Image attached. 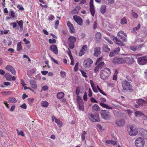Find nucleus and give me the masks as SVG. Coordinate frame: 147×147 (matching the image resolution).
Here are the masks:
<instances>
[{"label":"nucleus","instance_id":"37","mask_svg":"<svg viewBox=\"0 0 147 147\" xmlns=\"http://www.w3.org/2000/svg\"><path fill=\"white\" fill-rule=\"evenodd\" d=\"M120 23L122 24H126L127 23V21L125 17H123L121 20Z\"/></svg>","mask_w":147,"mask_h":147},{"label":"nucleus","instance_id":"29","mask_svg":"<svg viewBox=\"0 0 147 147\" xmlns=\"http://www.w3.org/2000/svg\"><path fill=\"white\" fill-rule=\"evenodd\" d=\"M103 51L105 52H108L110 51V49L108 47L107 45H105L103 47Z\"/></svg>","mask_w":147,"mask_h":147},{"label":"nucleus","instance_id":"59","mask_svg":"<svg viewBox=\"0 0 147 147\" xmlns=\"http://www.w3.org/2000/svg\"><path fill=\"white\" fill-rule=\"evenodd\" d=\"M90 7H94L93 5V0H90Z\"/></svg>","mask_w":147,"mask_h":147},{"label":"nucleus","instance_id":"2","mask_svg":"<svg viewBox=\"0 0 147 147\" xmlns=\"http://www.w3.org/2000/svg\"><path fill=\"white\" fill-rule=\"evenodd\" d=\"M111 74L110 69L108 68H106L100 71V76L101 79L105 80L108 79Z\"/></svg>","mask_w":147,"mask_h":147},{"label":"nucleus","instance_id":"61","mask_svg":"<svg viewBox=\"0 0 147 147\" xmlns=\"http://www.w3.org/2000/svg\"><path fill=\"white\" fill-rule=\"evenodd\" d=\"M97 27V23L96 21H95L94 22V24L93 25V28L94 30L96 29Z\"/></svg>","mask_w":147,"mask_h":147},{"label":"nucleus","instance_id":"16","mask_svg":"<svg viewBox=\"0 0 147 147\" xmlns=\"http://www.w3.org/2000/svg\"><path fill=\"white\" fill-rule=\"evenodd\" d=\"M6 69L10 71L12 74L13 75H16V71L14 68L11 65H8L5 67Z\"/></svg>","mask_w":147,"mask_h":147},{"label":"nucleus","instance_id":"13","mask_svg":"<svg viewBox=\"0 0 147 147\" xmlns=\"http://www.w3.org/2000/svg\"><path fill=\"white\" fill-rule=\"evenodd\" d=\"M90 82L92 90L94 92L96 93H97L98 92V89L99 91L101 89L98 85L96 86L97 88H96V86L94 85V82L92 80H90Z\"/></svg>","mask_w":147,"mask_h":147},{"label":"nucleus","instance_id":"24","mask_svg":"<svg viewBox=\"0 0 147 147\" xmlns=\"http://www.w3.org/2000/svg\"><path fill=\"white\" fill-rule=\"evenodd\" d=\"M30 84L31 87L34 90H36L37 88V85L36 82L33 80H32L30 81Z\"/></svg>","mask_w":147,"mask_h":147},{"label":"nucleus","instance_id":"27","mask_svg":"<svg viewBox=\"0 0 147 147\" xmlns=\"http://www.w3.org/2000/svg\"><path fill=\"white\" fill-rule=\"evenodd\" d=\"M107 6L105 5H102L100 9V11L101 13H104L106 11Z\"/></svg>","mask_w":147,"mask_h":147},{"label":"nucleus","instance_id":"17","mask_svg":"<svg viewBox=\"0 0 147 147\" xmlns=\"http://www.w3.org/2000/svg\"><path fill=\"white\" fill-rule=\"evenodd\" d=\"M115 124L118 126H121L124 125L125 123V120L123 119L119 120H117L115 121Z\"/></svg>","mask_w":147,"mask_h":147},{"label":"nucleus","instance_id":"34","mask_svg":"<svg viewBox=\"0 0 147 147\" xmlns=\"http://www.w3.org/2000/svg\"><path fill=\"white\" fill-rule=\"evenodd\" d=\"M90 10L92 15L94 16L95 14V11L94 7H90Z\"/></svg>","mask_w":147,"mask_h":147},{"label":"nucleus","instance_id":"45","mask_svg":"<svg viewBox=\"0 0 147 147\" xmlns=\"http://www.w3.org/2000/svg\"><path fill=\"white\" fill-rule=\"evenodd\" d=\"M61 76V78H64L66 76V73L64 71H61L60 72Z\"/></svg>","mask_w":147,"mask_h":147},{"label":"nucleus","instance_id":"10","mask_svg":"<svg viewBox=\"0 0 147 147\" xmlns=\"http://www.w3.org/2000/svg\"><path fill=\"white\" fill-rule=\"evenodd\" d=\"M93 63V61L91 59L88 58L84 61L83 66L85 68H89L91 67Z\"/></svg>","mask_w":147,"mask_h":147},{"label":"nucleus","instance_id":"38","mask_svg":"<svg viewBox=\"0 0 147 147\" xmlns=\"http://www.w3.org/2000/svg\"><path fill=\"white\" fill-rule=\"evenodd\" d=\"M48 105V103L46 101H43L41 103V105L45 107H47Z\"/></svg>","mask_w":147,"mask_h":147},{"label":"nucleus","instance_id":"46","mask_svg":"<svg viewBox=\"0 0 147 147\" xmlns=\"http://www.w3.org/2000/svg\"><path fill=\"white\" fill-rule=\"evenodd\" d=\"M131 15L133 18H137L138 17V14L135 12H133L132 13Z\"/></svg>","mask_w":147,"mask_h":147},{"label":"nucleus","instance_id":"23","mask_svg":"<svg viewBox=\"0 0 147 147\" xmlns=\"http://www.w3.org/2000/svg\"><path fill=\"white\" fill-rule=\"evenodd\" d=\"M77 102L79 107V109L82 111H84V102L82 100H77Z\"/></svg>","mask_w":147,"mask_h":147},{"label":"nucleus","instance_id":"63","mask_svg":"<svg viewBox=\"0 0 147 147\" xmlns=\"http://www.w3.org/2000/svg\"><path fill=\"white\" fill-rule=\"evenodd\" d=\"M42 89L44 91H46L48 90V87L47 86H44L42 87Z\"/></svg>","mask_w":147,"mask_h":147},{"label":"nucleus","instance_id":"31","mask_svg":"<svg viewBox=\"0 0 147 147\" xmlns=\"http://www.w3.org/2000/svg\"><path fill=\"white\" fill-rule=\"evenodd\" d=\"M5 76L7 80L9 81L11 80L12 76L10 75L9 73H6Z\"/></svg>","mask_w":147,"mask_h":147},{"label":"nucleus","instance_id":"7","mask_svg":"<svg viewBox=\"0 0 147 147\" xmlns=\"http://www.w3.org/2000/svg\"><path fill=\"white\" fill-rule=\"evenodd\" d=\"M89 119L92 121L97 122L99 121V115L98 114H93L89 113L88 115Z\"/></svg>","mask_w":147,"mask_h":147},{"label":"nucleus","instance_id":"28","mask_svg":"<svg viewBox=\"0 0 147 147\" xmlns=\"http://www.w3.org/2000/svg\"><path fill=\"white\" fill-rule=\"evenodd\" d=\"M64 94L63 92H59L57 94V98L59 99H61L64 96Z\"/></svg>","mask_w":147,"mask_h":147},{"label":"nucleus","instance_id":"25","mask_svg":"<svg viewBox=\"0 0 147 147\" xmlns=\"http://www.w3.org/2000/svg\"><path fill=\"white\" fill-rule=\"evenodd\" d=\"M92 111L94 112H98L100 110L99 106L97 104H95L92 107Z\"/></svg>","mask_w":147,"mask_h":147},{"label":"nucleus","instance_id":"22","mask_svg":"<svg viewBox=\"0 0 147 147\" xmlns=\"http://www.w3.org/2000/svg\"><path fill=\"white\" fill-rule=\"evenodd\" d=\"M87 46L86 45H84L80 51V52L79 53V55L80 56H81L83 55L85 53V51L87 50Z\"/></svg>","mask_w":147,"mask_h":147},{"label":"nucleus","instance_id":"40","mask_svg":"<svg viewBox=\"0 0 147 147\" xmlns=\"http://www.w3.org/2000/svg\"><path fill=\"white\" fill-rule=\"evenodd\" d=\"M105 65V63L104 62L101 61L99 62L97 65L98 67L100 69L104 65Z\"/></svg>","mask_w":147,"mask_h":147},{"label":"nucleus","instance_id":"26","mask_svg":"<svg viewBox=\"0 0 147 147\" xmlns=\"http://www.w3.org/2000/svg\"><path fill=\"white\" fill-rule=\"evenodd\" d=\"M101 37V34L99 32H97L95 34V37L96 40L98 42L100 41Z\"/></svg>","mask_w":147,"mask_h":147},{"label":"nucleus","instance_id":"30","mask_svg":"<svg viewBox=\"0 0 147 147\" xmlns=\"http://www.w3.org/2000/svg\"><path fill=\"white\" fill-rule=\"evenodd\" d=\"M55 121L57 125L60 127H62V123L59 119H55Z\"/></svg>","mask_w":147,"mask_h":147},{"label":"nucleus","instance_id":"54","mask_svg":"<svg viewBox=\"0 0 147 147\" xmlns=\"http://www.w3.org/2000/svg\"><path fill=\"white\" fill-rule=\"evenodd\" d=\"M83 99L85 101H87L88 99L87 93L86 92L84 93L83 96Z\"/></svg>","mask_w":147,"mask_h":147},{"label":"nucleus","instance_id":"11","mask_svg":"<svg viewBox=\"0 0 147 147\" xmlns=\"http://www.w3.org/2000/svg\"><path fill=\"white\" fill-rule=\"evenodd\" d=\"M137 59L138 63L140 65H143L147 63V57H140Z\"/></svg>","mask_w":147,"mask_h":147},{"label":"nucleus","instance_id":"18","mask_svg":"<svg viewBox=\"0 0 147 147\" xmlns=\"http://www.w3.org/2000/svg\"><path fill=\"white\" fill-rule=\"evenodd\" d=\"M67 25L69 28V32L71 33H74L75 32L74 27L73 25L69 22H67Z\"/></svg>","mask_w":147,"mask_h":147},{"label":"nucleus","instance_id":"9","mask_svg":"<svg viewBox=\"0 0 147 147\" xmlns=\"http://www.w3.org/2000/svg\"><path fill=\"white\" fill-rule=\"evenodd\" d=\"M100 101L102 102H100V104L102 107L106 108L107 109H113L114 107L104 103L102 102H106V99L104 98H102L100 99Z\"/></svg>","mask_w":147,"mask_h":147},{"label":"nucleus","instance_id":"36","mask_svg":"<svg viewBox=\"0 0 147 147\" xmlns=\"http://www.w3.org/2000/svg\"><path fill=\"white\" fill-rule=\"evenodd\" d=\"M87 134V133L85 131H84L81 134V138L82 141H84L85 139V135Z\"/></svg>","mask_w":147,"mask_h":147},{"label":"nucleus","instance_id":"60","mask_svg":"<svg viewBox=\"0 0 147 147\" xmlns=\"http://www.w3.org/2000/svg\"><path fill=\"white\" fill-rule=\"evenodd\" d=\"M126 78L128 81H131V80L132 78L131 76L129 75H127L126 76Z\"/></svg>","mask_w":147,"mask_h":147},{"label":"nucleus","instance_id":"43","mask_svg":"<svg viewBox=\"0 0 147 147\" xmlns=\"http://www.w3.org/2000/svg\"><path fill=\"white\" fill-rule=\"evenodd\" d=\"M81 89L80 87H78L77 88L76 90V94L77 96L79 95V93L80 92Z\"/></svg>","mask_w":147,"mask_h":147},{"label":"nucleus","instance_id":"50","mask_svg":"<svg viewBox=\"0 0 147 147\" xmlns=\"http://www.w3.org/2000/svg\"><path fill=\"white\" fill-rule=\"evenodd\" d=\"M130 49L131 50L134 51H136L137 50V47L135 46H132L130 47Z\"/></svg>","mask_w":147,"mask_h":147},{"label":"nucleus","instance_id":"56","mask_svg":"<svg viewBox=\"0 0 147 147\" xmlns=\"http://www.w3.org/2000/svg\"><path fill=\"white\" fill-rule=\"evenodd\" d=\"M143 137L144 138L147 139V131L145 130L144 131V134H143Z\"/></svg>","mask_w":147,"mask_h":147},{"label":"nucleus","instance_id":"44","mask_svg":"<svg viewBox=\"0 0 147 147\" xmlns=\"http://www.w3.org/2000/svg\"><path fill=\"white\" fill-rule=\"evenodd\" d=\"M81 8L80 6H77L76 7V8L74 9V11H75L76 10H77V11H76V12H75V13L76 14H77L79 13V10Z\"/></svg>","mask_w":147,"mask_h":147},{"label":"nucleus","instance_id":"39","mask_svg":"<svg viewBox=\"0 0 147 147\" xmlns=\"http://www.w3.org/2000/svg\"><path fill=\"white\" fill-rule=\"evenodd\" d=\"M9 101L12 103H14L16 102L17 100L16 99L12 97H9Z\"/></svg>","mask_w":147,"mask_h":147},{"label":"nucleus","instance_id":"58","mask_svg":"<svg viewBox=\"0 0 147 147\" xmlns=\"http://www.w3.org/2000/svg\"><path fill=\"white\" fill-rule=\"evenodd\" d=\"M20 107L24 109H26L27 108V106L26 104L24 103H23L22 105H20Z\"/></svg>","mask_w":147,"mask_h":147},{"label":"nucleus","instance_id":"20","mask_svg":"<svg viewBox=\"0 0 147 147\" xmlns=\"http://www.w3.org/2000/svg\"><path fill=\"white\" fill-rule=\"evenodd\" d=\"M49 49L55 54H57L58 53V49L56 45H51L49 47Z\"/></svg>","mask_w":147,"mask_h":147},{"label":"nucleus","instance_id":"1","mask_svg":"<svg viewBox=\"0 0 147 147\" xmlns=\"http://www.w3.org/2000/svg\"><path fill=\"white\" fill-rule=\"evenodd\" d=\"M117 36L118 38L117 37H114L113 38V40L115 43L118 45L121 46H124L125 44L123 42H126L127 39L123 36L127 37L126 33L122 31H120L118 32Z\"/></svg>","mask_w":147,"mask_h":147},{"label":"nucleus","instance_id":"41","mask_svg":"<svg viewBox=\"0 0 147 147\" xmlns=\"http://www.w3.org/2000/svg\"><path fill=\"white\" fill-rule=\"evenodd\" d=\"M120 50V49L119 47H117L115 48L114 50L113 51L114 52L115 54V55H117L119 53Z\"/></svg>","mask_w":147,"mask_h":147},{"label":"nucleus","instance_id":"8","mask_svg":"<svg viewBox=\"0 0 147 147\" xmlns=\"http://www.w3.org/2000/svg\"><path fill=\"white\" fill-rule=\"evenodd\" d=\"M100 114L102 118L104 119H109L111 117L109 112L107 110H102L100 112Z\"/></svg>","mask_w":147,"mask_h":147},{"label":"nucleus","instance_id":"5","mask_svg":"<svg viewBox=\"0 0 147 147\" xmlns=\"http://www.w3.org/2000/svg\"><path fill=\"white\" fill-rule=\"evenodd\" d=\"M135 144L137 147H144L145 144V141L143 138L138 137L136 140Z\"/></svg>","mask_w":147,"mask_h":147},{"label":"nucleus","instance_id":"21","mask_svg":"<svg viewBox=\"0 0 147 147\" xmlns=\"http://www.w3.org/2000/svg\"><path fill=\"white\" fill-rule=\"evenodd\" d=\"M93 55L94 56L98 57L101 53L100 48V47H96L94 48Z\"/></svg>","mask_w":147,"mask_h":147},{"label":"nucleus","instance_id":"48","mask_svg":"<svg viewBox=\"0 0 147 147\" xmlns=\"http://www.w3.org/2000/svg\"><path fill=\"white\" fill-rule=\"evenodd\" d=\"M80 71L82 76L85 78L87 77L86 73L83 70H80Z\"/></svg>","mask_w":147,"mask_h":147},{"label":"nucleus","instance_id":"51","mask_svg":"<svg viewBox=\"0 0 147 147\" xmlns=\"http://www.w3.org/2000/svg\"><path fill=\"white\" fill-rule=\"evenodd\" d=\"M102 57L101 56L98 58L96 60L95 64H96L98 63H99L100 61H102Z\"/></svg>","mask_w":147,"mask_h":147},{"label":"nucleus","instance_id":"52","mask_svg":"<svg viewBox=\"0 0 147 147\" xmlns=\"http://www.w3.org/2000/svg\"><path fill=\"white\" fill-rule=\"evenodd\" d=\"M10 16L11 17L13 18L15 17V13L14 11H10Z\"/></svg>","mask_w":147,"mask_h":147},{"label":"nucleus","instance_id":"55","mask_svg":"<svg viewBox=\"0 0 147 147\" xmlns=\"http://www.w3.org/2000/svg\"><path fill=\"white\" fill-rule=\"evenodd\" d=\"M100 68L98 67L97 65L96 66L94 70V72L95 73H97L99 70Z\"/></svg>","mask_w":147,"mask_h":147},{"label":"nucleus","instance_id":"32","mask_svg":"<svg viewBox=\"0 0 147 147\" xmlns=\"http://www.w3.org/2000/svg\"><path fill=\"white\" fill-rule=\"evenodd\" d=\"M21 42H18L16 50L17 51H19L22 49V46L21 44Z\"/></svg>","mask_w":147,"mask_h":147},{"label":"nucleus","instance_id":"14","mask_svg":"<svg viewBox=\"0 0 147 147\" xmlns=\"http://www.w3.org/2000/svg\"><path fill=\"white\" fill-rule=\"evenodd\" d=\"M73 19L74 21L79 25H81L82 24V20L80 16L77 15L73 16Z\"/></svg>","mask_w":147,"mask_h":147},{"label":"nucleus","instance_id":"19","mask_svg":"<svg viewBox=\"0 0 147 147\" xmlns=\"http://www.w3.org/2000/svg\"><path fill=\"white\" fill-rule=\"evenodd\" d=\"M136 102L140 106H142L144 104H147V101L142 98L137 100Z\"/></svg>","mask_w":147,"mask_h":147},{"label":"nucleus","instance_id":"49","mask_svg":"<svg viewBox=\"0 0 147 147\" xmlns=\"http://www.w3.org/2000/svg\"><path fill=\"white\" fill-rule=\"evenodd\" d=\"M105 38L110 44H112L113 43L112 41L109 38L107 37H105Z\"/></svg>","mask_w":147,"mask_h":147},{"label":"nucleus","instance_id":"33","mask_svg":"<svg viewBox=\"0 0 147 147\" xmlns=\"http://www.w3.org/2000/svg\"><path fill=\"white\" fill-rule=\"evenodd\" d=\"M17 22L18 23V25L20 26V29H23V21L22 20H21L19 21H17Z\"/></svg>","mask_w":147,"mask_h":147},{"label":"nucleus","instance_id":"15","mask_svg":"<svg viewBox=\"0 0 147 147\" xmlns=\"http://www.w3.org/2000/svg\"><path fill=\"white\" fill-rule=\"evenodd\" d=\"M124 60L125 63H126L128 65L132 64L134 61V59L132 57H124Z\"/></svg>","mask_w":147,"mask_h":147},{"label":"nucleus","instance_id":"6","mask_svg":"<svg viewBox=\"0 0 147 147\" xmlns=\"http://www.w3.org/2000/svg\"><path fill=\"white\" fill-rule=\"evenodd\" d=\"M122 87L123 89L126 90H131L132 89V86L126 80H123L121 82Z\"/></svg>","mask_w":147,"mask_h":147},{"label":"nucleus","instance_id":"57","mask_svg":"<svg viewBox=\"0 0 147 147\" xmlns=\"http://www.w3.org/2000/svg\"><path fill=\"white\" fill-rule=\"evenodd\" d=\"M88 96L90 97H91L92 96V92L91 89L89 88V93Z\"/></svg>","mask_w":147,"mask_h":147},{"label":"nucleus","instance_id":"42","mask_svg":"<svg viewBox=\"0 0 147 147\" xmlns=\"http://www.w3.org/2000/svg\"><path fill=\"white\" fill-rule=\"evenodd\" d=\"M49 43L51 44L56 43V40L53 38L49 39Z\"/></svg>","mask_w":147,"mask_h":147},{"label":"nucleus","instance_id":"64","mask_svg":"<svg viewBox=\"0 0 147 147\" xmlns=\"http://www.w3.org/2000/svg\"><path fill=\"white\" fill-rule=\"evenodd\" d=\"M115 55V53L114 52V51L111 52L110 54H109V56L110 57H112L113 56H114Z\"/></svg>","mask_w":147,"mask_h":147},{"label":"nucleus","instance_id":"4","mask_svg":"<svg viewBox=\"0 0 147 147\" xmlns=\"http://www.w3.org/2000/svg\"><path fill=\"white\" fill-rule=\"evenodd\" d=\"M76 40L74 36H70L67 39V42L69 47L71 49H73L74 47V43Z\"/></svg>","mask_w":147,"mask_h":147},{"label":"nucleus","instance_id":"62","mask_svg":"<svg viewBox=\"0 0 147 147\" xmlns=\"http://www.w3.org/2000/svg\"><path fill=\"white\" fill-rule=\"evenodd\" d=\"M51 60L53 61L55 63L58 64V63L57 61L54 59L52 57H51Z\"/></svg>","mask_w":147,"mask_h":147},{"label":"nucleus","instance_id":"3","mask_svg":"<svg viewBox=\"0 0 147 147\" xmlns=\"http://www.w3.org/2000/svg\"><path fill=\"white\" fill-rule=\"evenodd\" d=\"M127 131L129 134L131 136H135L138 133V129L135 125L130 126L128 128Z\"/></svg>","mask_w":147,"mask_h":147},{"label":"nucleus","instance_id":"35","mask_svg":"<svg viewBox=\"0 0 147 147\" xmlns=\"http://www.w3.org/2000/svg\"><path fill=\"white\" fill-rule=\"evenodd\" d=\"M134 114L136 116H141L143 115V114L140 111H136L134 112Z\"/></svg>","mask_w":147,"mask_h":147},{"label":"nucleus","instance_id":"47","mask_svg":"<svg viewBox=\"0 0 147 147\" xmlns=\"http://www.w3.org/2000/svg\"><path fill=\"white\" fill-rule=\"evenodd\" d=\"M79 63L77 62L74 68V70L75 71H76L78 70V66L79 65Z\"/></svg>","mask_w":147,"mask_h":147},{"label":"nucleus","instance_id":"53","mask_svg":"<svg viewBox=\"0 0 147 147\" xmlns=\"http://www.w3.org/2000/svg\"><path fill=\"white\" fill-rule=\"evenodd\" d=\"M90 101L92 102L98 103V102L94 98L91 97L90 98Z\"/></svg>","mask_w":147,"mask_h":147},{"label":"nucleus","instance_id":"12","mask_svg":"<svg viewBox=\"0 0 147 147\" xmlns=\"http://www.w3.org/2000/svg\"><path fill=\"white\" fill-rule=\"evenodd\" d=\"M112 61L113 63L115 64L125 63L124 58L115 57Z\"/></svg>","mask_w":147,"mask_h":147}]
</instances>
